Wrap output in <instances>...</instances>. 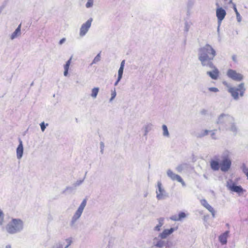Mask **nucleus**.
Returning a JSON list of instances; mask_svg holds the SVG:
<instances>
[{
  "mask_svg": "<svg viewBox=\"0 0 248 248\" xmlns=\"http://www.w3.org/2000/svg\"><path fill=\"white\" fill-rule=\"evenodd\" d=\"M199 59L203 66L208 65L210 67H213L212 61L214 59L216 52L209 45H206L199 50Z\"/></svg>",
  "mask_w": 248,
  "mask_h": 248,
  "instance_id": "f257e3e1",
  "label": "nucleus"
},
{
  "mask_svg": "<svg viewBox=\"0 0 248 248\" xmlns=\"http://www.w3.org/2000/svg\"><path fill=\"white\" fill-rule=\"evenodd\" d=\"M23 224L19 219H13L6 226V230L10 234L16 233L23 229Z\"/></svg>",
  "mask_w": 248,
  "mask_h": 248,
  "instance_id": "f03ea898",
  "label": "nucleus"
},
{
  "mask_svg": "<svg viewBox=\"0 0 248 248\" xmlns=\"http://www.w3.org/2000/svg\"><path fill=\"white\" fill-rule=\"evenodd\" d=\"M245 91V88L244 87V83H240L238 85V88L230 87L228 89V92L235 99H238L239 96H242Z\"/></svg>",
  "mask_w": 248,
  "mask_h": 248,
  "instance_id": "7ed1b4c3",
  "label": "nucleus"
},
{
  "mask_svg": "<svg viewBox=\"0 0 248 248\" xmlns=\"http://www.w3.org/2000/svg\"><path fill=\"white\" fill-rule=\"evenodd\" d=\"M232 161L228 156H224L220 163V170L224 172L228 171L231 168Z\"/></svg>",
  "mask_w": 248,
  "mask_h": 248,
  "instance_id": "20e7f679",
  "label": "nucleus"
},
{
  "mask_svg": "<svg viewBox=\"0 0 248 248\" xmlns=\"http://www.w3.org/2000/svg\"><path fill=\"white\" fill-rule=\"evenodd\" d=\"M227 75L229 78L237 82L242 81L244 78L242 74L237 72L234 70L231 69L228 70Z\"/></svg>",
  "mask_w": 248,
  "mask_h": 248,
  "instance_id": "39448f33",
  "label": "nucleus"
},
{
  "mask_svg": "<svg viewBox=\"0 0 248 248\" xmlns=\"http://www.w3.org/2000/svg\"><path fill=\"white\" fill-rule=\"evenodd\" d=\"M216 5L218 7L216 10V16L219 22L224 18L226 12L222 8L219 7L218 3H216Z\"/></svg>",
  "mask_w": 248,
  "mask_h": 248,
  "instance_id": "423d86ee",
  "label": "nucleus"
},
{
  "mask_svg": "<svg viewBox=\"0 0 248 248\" xmlns=\"http://www.w3.org/2000/svg\"><path fill=\"white\" fill-rule=\"evenodd\" d=\"M92 22V19L90 18L82 25L80 30V35L81 36H83L86 33L91 26Z\"/></svg>",
  "mask_w": 248,
  "mask_h": 248,
  "instance_id": "0eeeda50",
  "label": "nucleus"
},
{
  "mask_svg": "<svg viewBox=\"0 0 248 248\" xmlns=\"http://www.w3.org/2000/svg\"><path fill=\"white\" fill-rule=\"evenodd\" d=\"M167 174L172 180H177L181 183L183 186L185 185V182L182 178L179 175L174 173L171 170H168Z\"/></svg>",
  "mask_w": 248,
  "mask_h": 248,
  "instance_id": "6e6552de",
  "label": "nucleus"
},
{
  "mask_svg": "<svg viewBox=\"0 0 248 248\" xmlns=\"http://www.w3.org/2000/svg\"><path fill=\"white\" fill-rule=\"evenodd\" d=\"M178 228V227L176 226L175 228H171L170 229H165L159 234V237L162 239H165L171 234L174 231L177 230Z\"/></svg>",
  "mask_w": 248,
  "mask_h": 248,
  "instance_id": "1a4fd4ad",
  "label": "nucleus"
},
{
  "mask_svg": "<svg viewBox=\"0 0 248 248\" xmlns=\"http://www.w3.org/2000/svg\"><path fill=\"white\" fill-rule=\"evenodd\" d=\"M227 186L230 190L239 194L242 193L245 191L241 186H235L234 184L231 185L229 182L227 183Z\"/></svg>",
  "mask_w": 248,
  "mask_h": 248,
  "instance_id": "9d476101",
  "label": "nucleus"
},
{
  "mask_svg": "<svg viewBox=\"0 0 248 248\" xmlns=\"http://www.w3.org/2000/svg\"><path fill=\"white\" fill-rule=\"evenodd\" d=\"M213 68L212 71H208L207 74L213 79H217L219 76V71L218 69L215 67L214 65L213 67H211Z\"/></svg>",
  "mask_w": 248,
  "mask_h": 248,
  "instance_id": "9b49d317",
  "label": "nucleus"
},
{
  "mask_svg": "<svg viewBox=\"0 0 248 248\" xmlns=\"http://www.w3.org/2000/svg\"><path fill=\"white\" fill-rule=\"evenodd\" d=\"M157 187L158 190L156 191L157 198L158 199L160 200L163 198L164 197V190L162 188V184L160 182L157 183Z\"/></svg>",
  "mask_w": 248,
  "mask_h": 248,
  "instance_id": "f8f14e48",
  "label": "nucleus"
},
{
  "mask_svg": "<svg viewBox=\"0 0 248 248\" xmlns=\"http://www.w3.org/2000/svg\"><path fill=\"white\" fill-rule=\"evenodd\" d=\"M186 215L184 212H180L178 215H174L170 217V219L173 221H180L186 217Z\"/></svg>",
  "mask_w": 248,
  "mask_h": 248,
  "instance_id": "ddd939ff",
  "label": "nucleus"
},
{
  "mask_svg": "<svg viewBox=\"0 0 248 248\" xmlns=\"http://www.w3.org/2000/svg\"><path fill=\"white\" fill-rule=\"evenodd\" d=\"M23 153V147L22 145V142L20 140H19V144L18 145L17 149H16V155L18 159H20L21 158L22 155Z\"/></svg>",
  "mask_w": 248,
  "mask_h": 248,
  "instance_id": "4468645a",
  "label": "nucleus"
},
{
  "mask_svg": "<svg viewBox=\"0 0 248 248\" xmlns=\"http://www.w3.org/2000/svg\"><path fill=\"white\" fill-rule=\"evenodd\" d=\"M229 231H226L219 236V241L222 245H224L227 243V240L229 235Z\"/></svg>",
  "mask_w": 248,
  "mask_h": 248,
  "instance_id": "2eb2a0df",
  "label": "nucleus"
},
{
  "mask_svg": "<svg viewBox=\"0 0 248 248\" xmlns=\"http://www.w3.org/2000/svg\"><path fill=\"white\" fill-rule=\"evenodd\" d=\"M202 203L210 212H211L213 216H215V211L214 208L207 202L205 200L202 201Z\"/></svg>",
  "mask_w": 248,
  "mask_h": 248,
  "instance_id": "dca6fc26",
  "label": "nucleus"
},
{
  "mask_svg": "<svg viewBox=\"0 0 248 248\" xmlns=\"http://www.w3.org/2000/svg\"><path fill=\"white\" fill-rule=\"evenodd\" d=\"M211 167L214 170H217L220 169V163L216 160H212L210 162Z\"/></svg>",
  "mask_w": 248,
  "mask_h": 248,
  "instance_id": "f3484780",
  "label": "nucleus"
},
{
  "mask_svg": "<svg viewBox=\"0 0 248 248\" xmlns=\"http://www.w3.org/2000/svg\"><path fill=\"white\" fill-rule=\"evenodd\" d=\"M21 26V25L20 24L16 31L12 34L11 36V39H14L20 34Z\"/></svg>",
  "mask_w": 248,
  "mask_h": 248,
  "instance_id": "a211bd4d",
  "label": "nucleus"
},
{
  "mask_svg": "<svg viewBox=\"0 0 248 248\" xmlns=\"http://www.w3.org/2000/svg\"><path fill=\"white\" fill-rule=\"evenodd\" d=\"M72 58H71L66 63V64L64 66V75L66 76L68 74V71L69 70V66L71 63Z\"/></svg>",
  "mask_w": 248,
  "mask_h": 248,
  "instance_id": "6ab92c4d",
  "label": "nucleus"
},
{
  "mask_svg": "<svg viewBox=\"0 0 248 248\" xmlns=\"http://www.w3.org/2000/svg\"><path fill=\"white\" fill-rule=\"evenodd\" d=\"M124 69V68H122V67L119 68V71H118V79L116 81V82H115V85H116L118 84V83L119 82V81L122 78V76H123V74Z\"/></svg>",
  "mask_w": 248,
  "mask_h": 248,
  "instance_id": "aec40b11",
  "label": "nucleus"
},
{
  "mask_svg": "<svg viewBox=\"0 0 248 248\" xmlns=\"http://www.w3.org/2000/svg\"><path fill=\"white\" fill-rule=\"evenodd\" d=\"M163 220H164V219L162 218H161L159 219V220H158L159 223L157 225H156L155 227V230H156L157 231H159L160 230L163 224Z\"/></svg>",
  "mask_w": 248,
  "mask_h": 248,
  "instance_id": "412c9836",
  "label": "nucleus"
},
{
  "mask_svg": "<svg viewBox=\"0 0 248 248\" xmlns=\"http://www.w3.org/2000/svg\"><path fill=\"white\" fill-rule=\"evenodd\" d=\"M98 92H99V88H98L95 87V88H93L92 91L91 96L93 98H96V97L97 96V94L98 93Z\"/></svg>",
  "mask_w": 248,
  "mask_h": 248,
  "instance_id": "4be33fe9",
  "label": "nucleus"
},
{
  "mask_svg": "<svg viewBox=\"0 0 248 248\" xmlns=\"http://www.w3.org/2000/svg\"><path fill=\"white\" fill-rule=\"evenodd\" d=\"M82 213V211L78 209V210L77 211V212H76L75 214L73 217V219L76 220L77 219H78L81 215Z\"/></svg>",
  "mask_w": 248,
  "mask_h": 248,
  "instance_id": "5701e85b",
  "label": "nucleus"
},
{
  "mask_svg": "<svg viewBox=\"0 0 248 248\" xmlns=\"http://www.w3.org/2000/svg\"><path fill=\"white\" fill-rule=\"evenodd\" d=\"M162 129L163 131V135L165 136H168L169 134L167 126L166 125H163L162 126Z\"/></svg>",
  "mask_w": 248,
  "mask_h": 248,
  "instance_id": "b1692460",
  "label": "nucleus"
},
{
  "mask_svg": "<svg viewBox=\"0 0 248 248\" xmlns=\"http://www.w3.org/2000/svg\"><path fill=\"white\" fill-rule=\"evenodd\" d=\"M4 220V214L2 211L0 210V225H1L3 224Z\"/></svg>",
  "mask_w": 248,
  "mask_h": 248,
  "instance_id": "393cba45",
  "label": "nucleus"
},
{
  "mask_svg": "<svg viewBox=\"0 0 248 248\" xmlns=\"http://www.w3.org/2000/svg\"><path fill=\"white\" fill-rule=\"evenodd\" d=\"M93 5V0H88V2L86 4V6L87 8L91 7Z\"/></svg>",
  "mask_w": 248,
  "mask_h": 248,
  "instance_id": "a878e982",
  "label": "nucleus"
},
{
  "mask_svg": "<svg viewBox=\"0 0 248 248\" xmlns=\"http://www.w3.org/2000/svg\"><path fill=\"white\" fill-rule=\"evenodd\" d=\"M243 171L246 175L248 179V168H247L246 166H244L243 168Z\"/></svg>",
  "mask_w": 248,
  "mask_h": 248,
  "instance_id": "bb28decb",
  "label": "nucleus"
},
{
  "mask_svg": "<svg viewBox=\"0 0 248 248\" xmlns=\"http://www.w3.org/2000/svg\"><path fill=\"white\" fill-rule=\"evenodd\" d=\"M209 90L211 92H217L218 91L217 88L215 87H211L209 88Z\"/></svg>",
  "mask_w": 248,
  "mask_h": 248,
  "instance_id": "cd10ccee",
  "label": "nucleus"
},
{
  "mask_svg": "<svg viewBox=\"0 0 248 248\" xmlns=\"http://www.w3.org/2000/svg\"><path fill=\"white\" fill-rule=\"evenodd\" d=\"M209 131L207 130H204L203 131L202 133L200 135V137H202L205 136L208 134Z\"/></svg>",
  "mask_w": 248,
  "mask_h": 248,
  "instance_id": "c85d7f7f",
  "label": "nucleus"
},
{
  "mask_svg": "<svg viewBox=\"0 0 248 248\" xmlns=\"http://www.w3.org/2000/svg\"><path fill=\"white\" fill-rule=\"evenodd\" d=\"M156 246L158 247L161 248L163 246V242L162 241H159L156 244Z\"/></svg>",
  "mask_w": 248,
  "mask_h": 248,
  "instance_id": "c756f323",
  "label": "nucleus"
},
{
  "mask_svg": "<svg viewBox=\"0 0 248 248\" xmlns=\"http://www.w3.org/2000/svg\"><path fill=\"white\" fill-rule=\"evenodd\" d=\"M116 95V93L115 91H114L111 93V98L110 99V100H112V99H113L115 97Z\"/></svg>",
  "mask_w": 248,
  "mask_h": 248,
  "instance_id": "7c9ffc66",
  "label": "nucleus"
},
{
  "mask_svg": "<svg viewBox=\"0 0 248 248\" xmlns=\"http://www.w3.org/2000/svg\"><path fill=\"white\" fill-rule=\"evenodd\" d=\"M41 130L44 131L46 128V126L44 123H42L40 124Z\"/></svg>",
  "mask_w": 248,
  "mask_h": 248,
  "instance_id": "2f4dec72",
  "label": "nucleus"
},
{
  "mask_svg": "<svg viewBox=\"0 0 248 248\" xmlns=\"http://www.w3.org/2000/svg\"><path fill=\"white\" fill-rule=\"evenodd\" d=\"M124 63H125V61H124V60H123V61L121 62V66H120V68H122H122H124Z\"/></svg>",
  "mask_w": 248,
  "mask_h": 248,
  "instance_id": "473e14b6",
  "label": "nucleus"
},
{
  "mask_svg": "<svg viewBox=\"0 0 248 248\" xmlns=\"http://www.w3.org/2000/svg\"><path fill=\"white\" fill-rule=\"evenodd\" d=\"M81 205L85 207L86 205V200L84 199L81 203Z\"/></svg>",
  "mask_w": 248,
  "mask_h": 248,
  "instance_id": "72a5a7b5",
  "label": "nucleus"
},
{
  "mask_svg": "<svg viewBox=\"0 0 248 248\" xmlns=\"http://www.w3.org/2000/svg\"><path fill=\"white\" fill-rule=\"evenodd\" d=\"M84 207H85L84 206H82L80 204L78 209L83 212Z\"/></svg>",
  "mask_w": 248,
  "mask_h": 248,
  "instance_id": "f704fd0d",
  "label": "nucleus"
},
{
  "mask_svg": "<svg viewBox=\"0 0 248 248\" xmlns=\"http://www.w3.org/2000/svg\"><path fill=\"white\" fill-rule=\"evenodd\" d=\"M232 59L233 61L236 62L237 61V57L236 55H233L232 57Z\"/></svg>",
  "mask_w": 248,
  "mask_h": 248,
  "instance_id": "c9c22d12",
  "label": "nucleus"
},
{
  "mask_svg": "<svg viewBox=\"0 0 248 248\" xmlns=\"http://www.w3.org/2000/svg\"><path fill=\"white\" fill-rule=\"evenodd\" d=\"M64 41H65V39L64 38H62V39H61L60 40V44H62Z\"/></svg>",
  "mask_w": 248,
  "mask_h": 248,
  "instance_id": "e433bc0d",
  "label": "nucleus"
},
{
  "mask_svg": "<svg viewBox=\"0 0 248 248\" xmlns=\"http://www.w3.org/2000/svg\"><path fill=\"white\" fill-rule=\"evenodd\" d=\"M234 10H235V12H236V15H239V13H238V11H237V9H236V8H234Z\"/></svg>",
  "mask_w": 248,
  "mask_h": 248,
  "instance_id": "4c0bfd02",
  "label": "nucleus"
},
{
  "mask_svg": "<svg viewBox=\"0 0 248 248\" xmlns=\"http://www.w3.org/2000/svg\"><path fill=\"white\" fill-rule=\"evenodd\" d=\"M6 248H11V247L10 245H7L6 246Z\"/></svg>",
  "mask_w": 248,
  "mask_h": 248,
  "instance_id": "58836bf2",
  "label": "nucleus"
},
{
  "mask_svg": "<svg viewBox=\"0 0 248 248\" xmlns=\"http://www.w3.org/2000/svg\"><path fill=\"white\" fill-rule=\"evenodd\" d=\"M70 243H71V241H70V242H69V245H67V246H66V247H65V248H67L68 247V246L70 244Z\"/></svg>",
  "mask_w": 248,
  "mask_h": 248,
  "instance_id": "ea45409f",
  "label": "nucleus"
}]
</instances>
